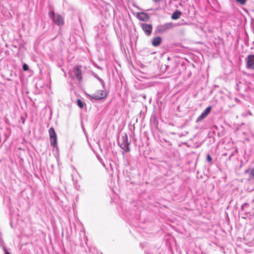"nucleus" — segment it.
Listing matches in <instances>:
<instances>
[{
    "mask_svg": "<svg viewBox=\"0 0 254 254\" xmlns=\"http://www.w3.org/2000/svg\"><path fill=\"white\" fill-rule=\"evenodd\" d=\"M129 144L130 142L128 140L127 135V134H125L119 141V145L122 149L127 152L130 151Z\"/></svg>",
    "mask_w": 254,
    "mask_h": 254,
    "instance_id": "obj_1",
    "label": "nucleus"
},
{
    "mask_svg": "<svg viewBox=\"0 0 254 254\" xmlns=\"http://www.w3.org/2000/svg\"><path fill=\"white\" fill-rule=\"evenodd\" d=\"M174 27V25L172 23H166L164 24L157 26L156 30L159 33H163L167 30L173 28Z\"/></svg>",
    "mask_w": 254,
    "mask_h": 254,
    "instance_id": "obj_2",
    "label": "nucleus"
},
{
    "mask_svg": "<svg viewBox=\"0 0 254 254\" xmlns=\"http://www.w3.org/2000/svg\"><path fill=\"white\" fill-rule=\"evenodd\" d=\"M51 144L53 147L57 145V137L56 133L53 127H51L49 129Z\"/></svg>",
    "mask_w": 254,
    "mask_h": 254,
    "instance_id": "obj_3",
    "label": "nucleus"
},
{
    "mask_svg": "<svg viewBox=\"0 0 254 254\" xmlns=\"http://www.w3.org/2000/svg\"><path fill=\"white\" fill-rule=\"evenodd\" d=\"M87 96L91 99L95 100H101L106 98L107 94L103 90L98 91L96 93L91 95L87 94Z\"/></svg>",
    "mask_w": 254,
    "mask_h": 254,
    "instance_id": "obj_4",
    "label": "nucleus"
},
{
    "mask_svg": "<svg viewBox=\"0 0 254 254\" xmlns=\"http://www.w3.org/2000/svg\"><path fill=\"white\" fill-rule=\"evenodd\" d=\"M246 66L249 69H254V55H249L246 59Z\"/></svg>",
    "mask_w": 254,
    "mask_h": 254,
    "instance_id": "obj_5",
    "label": "nucleus"
},
{
    "mask_svg": "<svg viewBox=\"0 0 254 254\" xmlns=\"http://www.w3.org/2000/svg\"><path fill=\"white\" fill-rule=\"evenodd\" d=\"M211 111V106H209L206 108L203 112L200 114V116L198 117L196 120V123H198L200 122L201 120L205 118L209 114V113Z\"/></svg>",
    "mask_w": 254,
    "mask_h": 254,
    "instance_id": "obj_6",
    "label": "nucleus"
},
{
    "mask_svg": "<svg viewBox=\"0 0 254 254\" xmlns=\"http://www.w3.org/2000/svg\"><path fill=\"white\" fill-rule=\"evenodd\" d=\"M140 26L147 35H150L152 32V26L151 24L141 23Z\"/></svg>",
    "mask_w": 254,
    "mask_h": 254,
    "instance_id": "obj_7",
    "label": "nucleus"
},
{
    "mask_svg": "<svg viewBox=\"0 0 254 254\" xmlns=\"http://www.w3.org/2000/svg\"><path fill=\"white\" fill-rule=\"evenodd\" d=\"M53 20L57 25L60 26L64 24V19L60 14H56Z\"/></svg>",
    "mask_w": 254,
    "mask_h": 254,
    "instance_id": "obj_8",
    "label": "nucleus"
},
{
    "mask_svg": "<svg viewBox=\"0 0 254 254\" xmlns=\"http://www.w3.org/2000/svg\"><path fill=\"white\" fill-rule=\"evenodd\" d=\"M73 71L77 79L79 80L82 79L81 70L80 66H76L73 68Z\"/></svg>",
    "mask_w": 254,
    "mask_h": 254,
    "instance_id": "obj_9",
    "label": "nucleus"
},
{
    "mask_svg": "<svg viewBox=\"0 0 254 254\" xmlns=\"http://www.w3.org/2000/svg\"><path fill=\"white\" fill-rule=\"evenodd\" d=\"M137 17L140 20L143 21H147L149 19L148 15L144 12L138 13L137 14Z\"/></svg>",
    "mask_w": 254,
    "mask_h": 254,
    "instance_id": "obj_10",
    "label": "nucleus"
},
{
    "mask_svg": "<svg viewBox=\"0 0 254 254\" xmlns=\"http://www.w3.org/2000/svg\"><path fill=\"white\" fill-rule=\"evenodd\" d=\"M162 41V38L158 36L154 38L152 41V44L154 47H157L160 45Z\"/></svg>",
    "mask_w": 254,
    "mask_h": 254,
    "instance_id": "obj_11",
    "label": "nucleus"
},
{
    "mask_svg": "<svg viewBox=\"0 0 254 254\" xmlns=\"http://www.w3.org/2000/svg\"><path fill=\"white\" fill-rule=\"evenodd\" d=\"M245 173L249 176V179H252L254 177V168H249L245 171Z\"/></svg>",
    "mask_w": 254,
    "mask_h": 254,
    "instance_id": "obj_12",
    "label": "nucleus"
},
{
    "mask_svg": "<svg viewBox=\"0 0 254 254\" xmlns=\"http://www.w3.org/2000/svg\"><path fill=\"white\" fill-rule=\"evenodd\" d=\"M181 14H182V13L181 11H179L178 10H176L172 14V15L171 16V18L174 20L178 19L181 16Z\"/></svg>",
    "mask_w": 254,
    "mask_h": 254,
    "instance_id": "obj_13",
    "label": "nucleus"
},
{
    "mask_svg": "<svg viewBox=\"0 0 254 254\" xmlns=\"http://www.w3.org/2000/svg\"><path fill=\"white\" fill-rule=\"evenodd\" d=\"M94 76L100 82L103 88H105V82L103 80L100 78L97 74H95Z\"/></svg>",
    "mask_w": 254,
    "mask_h": 254,
    "instance_id": "obj_14",
    "label": "nucleus"
},
{
    "mask_svg": "<svg viewBox=\"0 0 254 254\" xmlns=\"http://www.w3.org/2000/svg\"><path fill=\"white\" fill-rule=\"evenodd\" d=\"M77 104L78 107H79L80 108H83L84 104L81 100L77 99Z\"/></svg>",
    "mask_w": 254,
    "mask_h": 254,
    "instance_id": "obj_15",
    "label": "nucleus"
},
{
    "mask_svg": "<svg viewBox=\"0 0 254 254\" xmlns=\"http://www.w3.org/2000/svg\"><path fill=\"white\" fill-rule=\"evenodd\" d=\"M238 3L241 4V5H244L247 0H235Z\"/></svg>",
    "mask_w": 254,
    "mask_h": 254,
    "instance_id": "obj_16",
    "label": "nucleus"
},
{
    "mask_svg": "<svg viewBox=\"0 0 254 254\" xmlns=\"http://www.w3.org/2000/svg\"><path fill=\"white\" fill-rule=\"evenodd\" d=\"M249 206V204L247 203H244L241 206V209L243 211H245V208Z\"/></svg>",
    "mask_w": 254,
    "mask_h": 254,
    "instance_id": "obj_17",
    "label": "nucleus"
},
{
    "mask_svg": "<svg viewBox=\"0 0 254 254\" xmlns=\"http://www.w3.org/2000/svg\"><path fill=\"white\" fill-rule=\"evenodd\" d=\"M23 69L24 70V71H27L29 69V66L28 65L26 64H23Z\"/></svg>",
    "mask_w": 254,
    "mask_h": 254,
    "instance_id": "obj_18",
    "label": "nucleus"
},
{
    "mask_svg": "<svg viewBox=\"0 0 254 254\" xmlns=\"http://www.w3.org/2000/svg\"><path fill=\"white\" fill-rule=\"evenodd\" d=\"M56 16L54 12L51 11L49 13V16L53 19Z\"/></svg>",
    "mask_w": 254,
    "mask_h": 254,
    "instance_id": "obj_19",
    "label": "nucleus"
},
{
    "mask_svg": "<svg viewBox=\"0 0 254 254\" xmlns=\"http://www.w3.org/2000/svg\"><path fill=\"white\" fill-rule=\"evenodd\" d=\"M207 161L208 162H211L212 161V158L211 157L210 155L209 154L207 155L206 157Z\"/></svg>",
    "mask_w": 254,
    "mask_h": 254,
    "instance_id": "obj_20",
    "label": "nucleus"
},
{
    "mask_svg": "<svg viewBox=\"0 0 254 254\" xmlns=\"http://www.w3.org/2000/svg\"><path fill=\"white\" fill-rule=\"evenodd\" d=\"M3 250L4 251V254H10V253L6 250L4 246H3Z\"/></svg>",
    "mask_w": 254,
    "mask_h": 254,
    "instance_id": "obj_21",
    "label": "nucleus"
},
{
    "mask_svg": "<svg viewBox=\"0 0 254 254\" xmlns=\"http://www.w3.org/2000/svg\"><path fill=\"white\" fill-rule=\"evenodd\" d=\"M0 245L3 248V246H4V244L2 241H0Z\"/></svg>",
    "mask_w": 254,
    "mask_h": 254,
    "instance_id": "obj_22",
    "label": "nucleus"
},
{
    "mask_svg": "<svg viewBox=\"0 0 254 254\" xmlns=\"http://www.w3.org/2000/svg\"><path fill=\"white\" fill-rule=\"evenodd\" d=\"M233 155V153H232V154H231V155L229 156V159H230L231 157Z\"/></svg>",
    "mask_w": 254,
    "mask_h": 254,
    "instance_id": "obj_23",
    "label": "nucleus"
},
{
    "mask_svg": "<svg viewBox=\"0 0 254 254\" xmlns=\"http://www.w3.org/2000/svg\"><path fill=\"white\" fill-rule=\"evenodd\" d=\"M154 2H158L159 0H153Z\"/></svg>",
    "mask_w": 254,
    "mask_h": 254,
    "instance_id": "obj_24",
    "label": "nucleus"
},
{
    "mask_svg": "<svg viewBox=\"0 0 254 254\" xmlns=\"http://www.w3.org/2000/svg\"><path fill=\"white\" fill-rule=\"evenodd\" d=\"M242 218L246 219V216H242Z\"/></svg>",
    "mask_w": 254,
    "mask_h": 254,
    "instance_id": "obj_25",
    "label": "nucleus"
},
{
    "mask_svg": "<svg viewBox=\"0 0 254 254\" xmlns=\"http://www.w3.org/2000/svg\"><path fill=\"white\" fill-rule=\"evenodd\" d=\"M7 132H9V131H10L9 129V128H7Z\"/></svg>",
    "mask_w": 254,
    "mask_h": 254,
    "instance_id": "obj_26",
    "label": "nucleus"
},
{
    "mask_svg": "<svg viewBox=\"0 0 254 254\" xmlns=\"http://www.w3.org/2000/svg\"><path fill=\"white\" fill-rule=\"evenodd\" d=\"M249 114L250 115H252V114H251V112H250V111H249Z\"/></svg>",
    "mask_w": 254,
    "mask_h": 254,
    "instance_id": "obj_27",
    "label": "nucleus"
},
{
    "mask_svg": "<svg viewBox=\"0 0 254 254\" xmlns=\"http://www.w3.org/2000/svg\"><path fill=\"white\" fill-rule=\"evenodd\" d=\"M247 213H248V212H245V215H246V214H247Z\"/></svg>",
    "mask_w": 254,
    "mask_h": 254,
    "instance_id": "obj_28",
    "label": "nucleus"
}]
</instances>
